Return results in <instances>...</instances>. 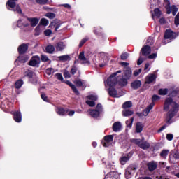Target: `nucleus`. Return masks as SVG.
<instances>
[{"mask_svg": "<svg viewBox=\"0 0 179 179\" xmlns=\"http://www.w3.org/2000/svg\"><path fill=\"white\" fill-rule=\"evenodd\" d=\"M164 111H171V113H177L178 111V105L172 98H166L164 104Z\"/></svg>", "mask_w": 179, "mask_h": 179, "instance_id": "obj_1", "label": "nucleus"}, {"mask_svg": "<svg viewBox=\"0 0 179 179\" xmlns=\"http://www.w3.org/2000/svg\"><path fill=\"white\" fill-rule=\"evenodd\" d=\"M136 169H138V166L136 165H130L129 167L126 169L125 172V177L127 179L131 178L132 177L133 174H135V171H136Z\"/></svg>", "mask_w": 179, "mask_h": 179, "instance_id": "obj_2", "label": "nucleus"}, {"mask_svg": "<svg viewBox=\"0 0 179 179\" xmlns=\"http://www.w3.org/2000/svg\"><path fill=\"white\" fill-rule=\"evenodd\" d=\"M114 139V136L113 135L106 136L104 137L103 141H102V145L104 148H109L113 145V141Z\"/></svg>", "mask_w": 179, "mask_h": 179, "instance_id": "obj_3", "label": "nucleus"}, {"mask_svg": "<svg viewBox=\"0 0 179 179\" xmlns=\"http://www.w3.org/2000/svg\"><path fill=\"white\" fill-rule=\"evenodd\" d=\"M176 113L177 112H168L165 118V122H166V124H168V125H170V124L173 123V117H174V115H176Z\"/></svg>", "mask_w": 179, "mask_h": 179, "instance_id": "obj_4", "label": "nucleus"}, {"mask_svg": "<svg viewBox=\"0 0 179 179\" xmlns=\"http://www.w3.org/2000/svg\"><path fill=\"white\" fill-rule=\"evenodd\" d=\"M40 64V57L38 56L33 57L29 62L30 66H37Z\"/></svg>", "mask_w": 179, "mask_h": 179, "instance_id": "obj_5", "label": "nucleus"}, {"mask_svg": "<svg viewBox=\"0 0 179 179\" xmlns=\"http://www.w3.org/2000/svg\"><path fill=\"white\" fill-rule=\"evenodd\" d=\"M107 84L108 86H110V87L115 86V85H117V78L111 75L107 80Z\"/></svg>", "mask_w": 179, "mask_h": 179, "instance_id": "obj_6", "label": "nucleus"}, {"mask_svg": "<svg viewBox=\"0 0 179 179\" xmlns=\"http://www.w3.org/2000/svg\"><path fill=\"white\" fill-rule=\"evenodd\" d=\"M30 25L29 22H27V17L24 20H19L17 22V26L18 27H27Z\"/></svg>", "mask_w": 179, "mask_h": 179, "instance_id": "obj_7", "label": "nucleus"}, {"mask_svg": "<svg viewBox=\"0 0 179 179\" xmlns=\"http://www.w3.org/2000/svg\"><path fill=\"white\" fill-rule=\"evenodd\" d=\"M29 50V45L23 43L18 47L19 54H24Z\"/></svg>", "mask_w": 179, "mask_h": 179, "instance_id": "obj_8", "label": "nucleus"}, {"mask_svg": "<svg viewBox=\"0 0 179 179\" xmlns=\"http://www.w3.org/2000/svg\"><path fill=\"white\" fill-rule=\"evenodd\" d=\"M142 55H144L146 57L147 55H149L150 52H152V50L150 49V46L149 45H145L141 49Z\"/></svg>", "mask_w": 179, "mask_h": 179, "instance_id": "obj_9", "label": "nucleus"}, {"mask_svg": "<svg viewBox=\"0 0 179 179\" xmlns=\"http://www.w3.org/2000/svg\"><path fill=\"white\" fill-rule=\"evenodd\" d=\"M81 64H90V62L87 58L85 57V52H81L78 57Z\"/></svg>", "mask_w": 179, "mask_h": 179, "instance_id": "obj_10", "label": "nucleus"}, {"mask_svg": "<svg viewBox=\"0 0 179 179\" xmlns=\"http://www.w3.org/2000/svg\"><path fill=\"white\" fill-rule=\"evenodd\" d=\"M100 57L103 59V64H101L99 65L100 68H103V66H106L107 65V62H108V56L107 54L102 52L100 55Z\"/></svg>", "mask_w": 179, "mask_h": 179, "instance_id": "obj_11", "label": "nucleus"}, {"mask_svg": "<svg viewBox=\"0 0 179 179\" xmlns=\"http://www.w3.org/2000/svg\"><path fill=\"white\" fill-rule=\"evenodd\" d=\"M155 106V103H152L150 104L143 111V115L144 117H148L149 115V113H150V110L153 108V106Z\"/></svg>", "mask_w": 179, "mask_h": 179, "instance_id": "obj_12", "label": "nucleus"}, {"mask_svg": "<svg viewBox=\"0 0 179 179\" xmlns=\"http://www.w3.org/2000/svg\"><path fill=\"white\" fill-rule=\"evenodd\" d=\"M75 85L78 86V87H80L82 86H84L86 87V81L81 80V79H76L74 80Z\"/></svg>", "mask_w": 179, "mask_h": 179, "instance_id": "obj_13", "label": "nucleus"}, {"mask_svg": "<svg viewBox=\"0 0 179 179\" xmlns=\"http://www.w3.org/2000/svg\"><path fill=\"white\" fill-rule=\"evenodd\" d=\"M66 47V44L64 42H59L57 43L56 45V50L57 51H62L63 50H65Z\"/></svg>", "mask_w": 179, "mask_h": 179, "instance_id": "obj_14", "label": "nucleus"}, {"mask_svg": "<svg viewBox=\"0 0 179 179\" xmlns=\"http://www.w3.org/2000/svg\"><path fill=\"white\" fill-rule=\"evenodd\" d=\"M88 113L93 118H99L100 113L97 110H89Z\"/></svg>", "mask_w": 179, "mask_h": 179, "instance_id": "obj_15", "label": "nucleus"}, {"mask_svg": "<svg viewBox=\"0 0 179 179\" xmlns=\"http://www.w3.org/2000/svg\"><path fill=\"white\" fill-rule=\"evenodd\" d=\"M13 115L15 122H22V113L20 112H15Z\"/></svg>", "mask_w": 179, "mask_h": 179, "instance_id": "obj_16", "label": "nucleus"}, {"mask_svg": "<svg viewBox=\"0 0 179 179\" xmlns=\"http://www.w3.org/2000/svg\"><path fill=\"white\" fill-rule=\"evenodd\" d=\"M27 20L29 22L31 26H32L33 27H35V26H37V24H38V19L37 18L27 17Z\"/></svg>", "mask_w": 179, "mask_h": 179, "instance_id": "obj_17", "label": "nucleus"}, {"mask_svg": "<svg viewBox=\"0 0 179 179\" xmlns=\"http://www.w3.org/2000/svg\"><path fill=\"white\" fill-rule=\"evenodd\" d=\"M17 61H19V62H21V64H24L29 61V56L20 55L17 57Z\"/></svg>", "mask_w": 179, "mask_h": 179, "instance_id": "obj_18", "label": "nucleus"}, {"mask_svg": "<svg viewBox=\"0 0 179 179\" xmlns=\"http://www.w3.org/2000/svg\"><path fill=\"white\" fill-rule=\"evenodd\" d=\"M145 140V138H143L142 139V141L140 144V148L141 149H144V150H146V149H149L150 148V144L146 141H143Z\"/></svg>", "mask_w": 179, "mask_h": 179, "instance_id": "obj_19", "label": "nucleus"}, {"mask_svg": "<svg viewBox=\"0 0 179 179\" xmlns=\"http://www.w3.org/2000/svg\"><path fill=\"white\" fill-rule=\"evenodd\" d=\"M164 7L166 9V13L170 15L171 13V7L170 6V1L169 0H164Z\"/></svg>", "mask_w": 179, "mask_h": 179, "instance_id": "obj_20", "label": "nucleus"}, {"mask_svg": "<svg viewBox=\"0 0 179 179\" xmlns=\"http://www.w3.org/2000/svg\"><path fill=\"white\" fill-rule=\"evenodd\" d=\"M156 80V76L155 74H150L147 76L145 83H152Z\"/></svg>", "mask_w": 179, "mask_h": 179, "instance_id": "obj_21", "label": "nucleus"}, {"mask_svg": "<svg viewBox=\"0 0 179 179\" xmlns=\"http://www.w3.org/2000/svg\"><path fill=\"white\" fill-rule=\"evenodd\" d=\"M113 129L114 132H118L121 129V122H116L113 125Z\"/></svg>", "mask_w": 179, "mask_h": 179, "instance_id": "obj_22", "label": "nucleus"}, {"mask_svg": "<svg viewBox=\"0 0 179 179\" xmlns=\"http://www.w3.org/2000/svg\"><path fill=\"white\" fill-rule=\"evenodd\" d=\"M66 85H69V86H70V87H71V89L73 90L74 93H76L77 94V96H79V91L78 90V89L76 88L75 85L72 84V83H71L70 81H66Z\"/></svg>", "mask_w": 179, "mask_h": 179, "instance_id": "obj_23", "label": "nucleus"}, {"mask_svg": "<svg viewBox=\"0 0 179 179\" xmlns=\"http://www.w3.org/2000/svg\"><path fill=\"white\" fill-rule=\"evenodd\" d=\"M143 124L141 122H137L136 125V132H137V134L141 133V131H143Z\"/></svg>", "mask_w": 179, "mask_h": 179, "instance_id": "obj_24", "label": "nucleus"}, {"mask_svg": "<svg viewBox=\"0 0 179 179\" xmlns=\"http://www.w3.org/2000/svg\"><path fill=\"white\" fill-rule=\"evenodd\" d=\"M49 27H50L51 29H54L55 27V31H58V29L61 27V24H57L55 22H52L50 24Z\"/></svg>", "mask_w": 179, "mask_h": 179, "instance_id": "obj_25", "label": "nucleus"}, {"mask_svg": "<svg viewBox=\"0 0 179 179\" xmlns=\"http://www.w3.org/2000/svg\"><path fill=\"white\" fill-rule=\"evenodd\" d=\"M133 89H139L141 87V80H135L131 85Z\"/></svg>", "mask_w": 179, "mask_h": 179, "instance_id": "obj_26", "label": "nucleus"}, {"mask_svg": "<svg viewBox=\"0 0 179 179\" xmlns=\"http://www.w3.org/2000/svg\"><path fill=\"white\" fill-rule=\"evenodd\" d=\"M109 96H111V97H117V90H115L113 87H110L109 88Z\"/></svg>", "mask_w": 179, "mask_h": 179, "instance_id": "obj_27", "label": "nucleus"}, {"mask_svg": "<svg viewBox=\"0 0 179 179\" xmlns=\"http://www.w3.org/2000/svg\"><path fill=\"white\" fill-rule=\"evenodd\" d=\"M164 38H174L173 37V31L170 29L166 30L164 34Z\"/></svg>", "mask_w": 179, "mask_h": 179, "instance_id": "obj_28", "label": "nucleus"}, {"mask_svg": "<svg viewBox=\"0 0 179 179\" xmlns=\"http://www.w3.org/2000/svg\"><path fill=\"white\" fill-rule=\"evenodd\" d=\"M46 52H48L49 54H52L54 51H55V48L52 45H49L45 48Z\"/></svg>", "mask_w": 179, "mask_h": 179, "instance_id": "obj_29", "label": "nucleus"}, {"mask_svg": "<svg viewBox=\"0 0 179 179\" xmlns=\"http://www.w3.org/2000/svg\"><path fill=\"white\" fill-rule=\"evenodd\" d=\"M134 114V111L131 110H124L122 111L123 117H131Z\"/></svg>", "mask_w": 179, "mask_h": 179, "instance_id": "obj_30", "label": "nucleus"}, {"mask_svg": "<svg viewBox=\"0 0 179 179\" xmlns=\"http://www.w3.org/2000/svg\"><path fill=\"white\" fill-rule=\"evenodd\" d=\"M148 166L150 171H153L157 167V165L155 162H150L148 164Z\"/></svg>", "mask_w": 179, "mask_h": 179, "instance_id": "obj_31", "label": "nucleus"}, {"mask_svg": "<svg viewBox=\"0 0 179 179\" xmlns=\"http://www.w3.org/2000/svg\"><path fill=\"white\" fill-rule=\"evenodd\" d=\"M125 71V76L126 78H131V75H132V70L129 67H126L124 69Z\"/></svg>", "mask_w": 179, "mask_h": 179, "instance_id": "obj_32", "label": "nucleus"}, {"mask_svg": "<svg viewBox=\"0 0 179 179\" xmlns=\"http://www.w3.org/2000/svg\"><path fill=\"white\" fill-rule=\"evenodd\" d=\"M17 0H9L8 2H7V5L8 6H9V8H15V6H16V1Z\"/></svg>", "mask_w": 179, "mask_h": 179, "instance_id": "obj_33", "label": "nucleus"}, {"mask_svg": "<svg viewBox=\"0 0 179 179\" xmlns=\"http://www.w3.org/2000/svg\"><path fill=\"white\" fill-rule=\"evenodd\" d=\"M57 113L59 115H65L66 114V110H65L64 108H57Z\"/></svg>", "mask_w": 179, "mask_h": 179, "instance_id": "obj_34", "label": "nucleus"}, {"mask_svg": "<svg viewBox=\"0 0 179 179\" xmlns=\"http://www.w3.org/2000/svg\"><path fill=\"white\" fill-rule=\"evenodd\" d=\"M60 61H69L71 59V57L68 55H62L58 57Z\"/></svg>", "mask_w": 179, "mask_h": 179, "instance_id": "obj_35", "label": "nucleus"}, {"mask_svg": "<svg viewBox=\"0 0 179 179\" xmlns=\"http://www.w3.org/2000/svg\"><path fill=\"white\" fill-rule=\"evenodd\" d=\"M132 107V102L131 101H126L123 105V108H131Z\"/></svg>", "mask_w": 179, "mask_h": 179, "instance_id": "obj_36", "label": "nucleus"}, {"mask_svg": "<svg viewBox=\"0 0 179 179\" xmlns=\"http://www.w3.org/2000/svg\"><path fill=\"white\" fill-rule=\"evenodd\" d=\"M22 85H23V80H19L15 83V87H16V89H20Z\"/></svg>", "mask_w": 179, "mask_h": 179, "instance_id": "obj_37", "label": "nucleus"}, {"mask_svg": "<svg viewBox=\"0 0 179 179\" xmlns=\"http://www.w3.org/2000/svg\"><path fill=\"white\" fill-rule=\"evenodd\" d=\"M168 92H169V90L167 89H159V94H160V96H166Z\"/></svg>", "mask_w": 179, "mask_h": 179, "instance_id": "obj_38", "label": "nucleus"}, {"mask_svg": "<svg viewBox=\"0 0 179 179\" xmlns=\"http://www.w3.org/2000/svg\"><path fill=\"white\" fill-rule=\"evenodd\" d=\"M128 83V81H127V79L125 78H122L119 81V85H120V86H127Z\"/></svg>", "mask_w": 179, "mask_h": 179, "instance_id": "obj_39", "label": "nucleus"}, {"mask_svg": "<svg viewBox=\"0 0 179 179\" xmlns=\"http://www.w3.org/2000/svg\"><path fill=\"white\" fill-rule=\"evenodd\" d=\"M87 99H88V100H90L91 101H97V96L90 95V96H87Z\"/></svg>", "mask_w": 179, "mask_h": 179, "instance_id": "obj_40", "label": "nucleus"}, {"mask_svg": "<svg viewBox=\"0 0 179 179\" xmlns=\"http://www.w3.org/2000/svg\"><path fill=\"white\" fill-rule=\"evenodd\" d=\"M131 142L133 143H135L136 145H138L140 148L141 147V143H142V140H141V139H132Z\"/></svg>", "mask_w": 179, "mask_h": 179, "instance_id": "obj_41", "label": "nucleus"}, {"mask_svg": "<svg viewBox=\"0 0 179 179\" xmlns=\"http://www.w3.org/2000/svg\"><path fill=\"white\" fill-rule=\"evenodd\" d=\"M129 160V158L128 157H121L120 159V162L122 165L125 164V163H127V162H128Z\"/></svg>", "mask_w": 179, "mask_h": 179, "instance_id": "obj_42", "label": "nucleus"}, {"mask_svg": "<svg viewBox=\"0 0 179 179\" xmlns=\"http://www.w3.org/2000/svg\"><path fill=\"white\" fill-rule=\"evenodd\" d=\"M86 103L90 106V107H94V106H96L94 101H90V99L87 100Z\"/></svg>", "mask_w": 179, "mask_h": 179, "instance_id": "obj_43", "label": "nucleus"}, {"mask_svg": "<svg viewBox=\"0 0 179 179\" xmlns=\"http://www.w3.org/2000/svg\"><path fill=\"white\" fill-rule=\"evenodd\" d=\"M169 150H163L160 153V156H162V157H166L167 155H169Z\"/></svg>", "mask_w": 179, "mask_h": 179, "instance_id": "obj_44", "label": "nucleus"}, {"mask_svg": "<svg viewBox=\"0 0 179 179\" xmlns=\"http://www.w3.org/2000/svg\"><path fill=\"white\" fill-rule=\"evenodd\" d=\"M171 11L173 16H176V13L178 12V8L176 6H172L171 7Z\"/></svg>", "mask_w": 179, "mask_h": 179, "instance_id": "obj_45", "label": "nucleus"}, {"mask_svg": "<svg viewBox=\"0 0 179 179\" xmlns=\"http://www.w3.org/2000/svg\"><path fill=\"white\" fill-rule=\"evenodd\" d=\"M48 21L45 18H42L41 20V24H42L43 26H48Z\"/></svg>", "mask_w": 179, "mask_h": 179, "instance_id": "obj_46", "label": "nucleus"}, {"mask_svg": "<svg viewBox=\"0 0 179 179\" xmlns=\"http://www.w3.org/2000/svg\"><path fill=\"white\" fill-rule=\"evenodd\" d=\"M171 156H172L173 157H179L178 151L176 150L171 151Z\"/></svg>", "mask_w": 179, "mask_h": 179, "instance_id": "obj_47", "label": "nucleus"}, {"mask_svg": "<svg viewBox=\"0 0 179 179\" xmlns=\"http://www.w3.org/2000/svg\"><path fill=\"white\" fill-rule=\"evenodd\" d=\"M155 16H157V17H159L162 15V12H160V10L159 8H155Z\"/></svg>", "mask_w": 179, "mask_h": 179, "instance_id": "obj_48", "label": "nucleus"}, {"mask_svg": "<svg viewBox=\"0 0 179 179\" xmlns=\"http://www.w3.org/2000/svg\"><path fill=\"white\" fill-rule=\"evenodd\" d=\"M95 110H96V111H99V113L100 114V113H101L103 111V107H102L101 104L98 103L96 105V107Z\"/></svg>", "mask_w": 179, "mask_h": 179, "instance_id": "obj_49", "label": "nucleus"}, {"mask_svg": "<svg viewBox=\"0 0 179 179\" xmlns=\"http://www.w3.org/2000/svg\"><path fill=\"white\" fill-rule=\"evenodd\" d=\"M36 2L39 3V5H45L48 2V0H36Z\"/></svg>", "mask_w": 179, "mask_h": 179, "instance_id": "obj_50", "label": "nucleus"}, {"mask_svg": "<svg viewBox=\"0 0 179 179\" xmlns=\"http://www.w3.org/2000/svg\"><path fill=\"white\" fill-rule=\"evenodd\" d=\"M55 76L58 80H61L62 82L64 80V77H62V74L57 73L55 74Z\"/></svg>", "mask_w": 179, "mask_h": 179, "instance_id": "obj_51", "label": "nucleus"}, {"mask_svg": "<svg viewBox=\"0 0 179 179\" xmlns=\"http://www.w3.org/2000/svg\"><path fill=\"white\" fill-rule=\"evenodd\" d=\"M46 17H48L49 19H54V17H55V14L52 13H48L45 15Z\"/></svg>", "mask_w": 179, "mask_h": 179, "instance_id": "obj_52", "label": "nucleus"}, {"mask_svg": "<svg viewBox=\"0 0 179 179\" xmlns=\"http://www.w3.org/2000/svg\"><path fill=\"white\" fill-rule=\"evenodd\" d=\"M41 61H43V62H47V61H48V57H47V55H42L41 57Z\"/></svg>", "mask_w": 179, "mask_h": 179, "instance_id": "obj_53", "label": "nucleus"}, {"mask_svg": "<svg viewBox=\"0 0 179 179\" xmlns=\"http://www.w3.org/2000/svg\"><path fill=\"white\" fill-rule=\"evenodd\" d=\"M77 71H78V68H76V66H73L71 69V75H75V73H76Z\"/></svg>", "mask_w": 179, "mask_h": 179, "instance_id": "obj_54", "label": "nucleus"}, {"mask_svg": "<svg viewBox=\"0 0 179 179\" xmlns=\"http://www.w3.org/2000/svg\"><path fill=\"white\" fill-rule=\"evenodd\" d=\"M64 78H71V73H69V71L65 70L64 72Z\"/></svg>", "mask_w": 179, "mask_h": 179, "instance_id": "obj_55", "label": "nucleus"}, {"mask_svg": "<svg viewBox=\"0 0 179 179\" xmlns=\"http://www.w3.org/2000/svg\"><path fill=\"white\" fill-rule=\"evenodd\" d=\"M44 34L45 36H51V34H52V31L50 29H47L44 31Z\"/></svg>", "mask_w": 179, "mask_h": 179, "instance_id": "obj_56", "label": "nucleus"}, {"mask_svg": "<svg viewBox=\"0 0 179 179\" xmlns=\"http://www.w3.org/2000/svg\"><path fill=\"white\" fill-rule=\"evenodd\" d=\"M142 72V69H139L138 70H136L134 72V76H138V75H139V73H141Z\"/></svg>", "mask_w": 179, "mask_h": 179, "instance_id": "obj_57", "label": "nucleus"}, {"mask_svg": "<svg viewBox=\"0 0 179 179\" xmlns=\"http://www.w3.org/2000/svg\"><path fill=\"white\" fill-rule=\"evenodd\" d=\"M127 58H128V53H123L121 55V59H122L123 61H125V59H127Z\"/></svg>", "mask_w": 179, "mask_h": 179, "instance_id": "obj_58", "label": "nucleus"}, {"mask_svg": "<svg viewBox=\"0 0 179 179\" xmlns=\"http://www.w3.org/2000/svg\"><path fill=\"white\" fill-rule=\"evenodd\" d=\"M41 99L43 101H48V98H47V95L45 94H41Z\"/></svg>", "mask_w": 179, "mask_h": 179, "instance_id": "obj_59", "label": "nucleus"}, {"mask_svg": "<svg viewBox=\"0 0 179 179\" xmlns=\"http://www.w3.org/2000/svg\"><path fill=\"white\" fill-rule=\"evenodd\" d=\"M54 72V70L51 68L46 69V73L47 75H51Z\"/></svg>", "mask_w": 179, "mask_h": 179, "instance_id": "obj_60", "label": "nucleus"}, {"mask_svg": "<svg viewBox=\"0 0 179 179\" xmlns=\"http://www.w3.org/2000/svg\"><path fill=\"white\" fill-rule=\"evenodd\" d=\"M14 10L17 12V13H22V9L19 6H16L15 9H14Z\"/></svg>", "mask_w": 179, "mask_h": 179, "instance_id": "obj_61", "label": "nucleus"}, {"mask_svg": "<svg viewBox=\"0 0 179 179\" xmlns=\"http://www.w3.org/2000/svg\"><path fill=\"white\" fill-rule=\"evenodd\" d=\"M173 134H168L166 135V139H167L168 141H173Z\"/></svg>", "mask_w": 179, "mask_h": 179, "instance_id": "obj_62", "label": "nucleus"}, {"mask_svg": "<svg viewBox=\"0 0 179 179\" xmlns=\"http://www.w3.org/2000/svg\"><path fill=\"white\" fill-rule=\"evenodd\" d=\"M86 41H87V38H84V39L81 40V41L80 42V44H79L80 48V47H82L83 45V44H85V43H86Z\"/></svg>", "mask_w": 179, "mask_h": 179, "instance_id": "obj_63", "label": "nucleus"}, {"mask_svg": "<svg viewBox=\"0 0 179 179\" xmlns=\"http://www.w3.org/2000/svg\"><path fill=\"white\" fill-rule=\"evenodd\" d=\"M144 59L140 56L139 59L137 61V65H141L142 62H143Z\"/></svg>", "mask_w": 179, "mask_h": 179, "instance_id": "obj_64", "label": "nucleus"}]
</instances>
